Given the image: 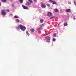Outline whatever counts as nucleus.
<instances>
[{"mask_svg":"<svg viewBox=\"0 0 76 76\" xmlns=\"http://www.w3.org/2000/svg\"><path fill=\"white\" fill-rule=\"evenodd\" d=\"M73 19H74V20H76V18H75V17H73Z\"/></svg>","mask_w":76,"mask_h":76,"instance_id":"obj_24","label":"nucleus"},{"mask_svg":"<svg viewBox=\"0 0 76 76\" xmlns=\"http://www.w3.org/2000/svg\"><path fill=\"white\" fill-rule=\"evenodd\" d=\"M29 1L30 2V3H32V1H31V0H29Z\"/></svg>","mask_w":76,"mask_h":76,"instance_id":"obj_22","label":"nucleus"},{"mask_svg":"<svg viewBox=\"0 0 76 76\" xmlns=\"http://www.w3.org/2000/svg\"><path fill=\"white\" fill-rule=\"evenodd\" d=\"M54 11L55 12H58V10L57 9H55L54 10Z\"/></svg>","mask_w":76,"mask_h":76,"instance_id":"obj_11","label":"nucleus"},{"mask_svg":"<svg viewBox=\"0 0 76 76\" xmlns=\"http://www.w3.org/2000/svg\"><path fill=\"white\" fill-rule=\"evenodd\" d=\"M40 21L41 23H43V22H44V20L43 19H40Z\"/></svg>","mask_w":76,"mask_h":76,"instance_id":"obj_9","label":"nucleus"},{"mask_svg":"<svg viewBox=\"0 0 76 76\" xmlns=\"http://www.w3.org/2000/svg\"><path fill=\"white\" fill-rule=\"evenodd\" d=\"M42 26H44V24H42L41 26H40V27H42Z\"/></svg>","mask_w":76,"mask_h":76,"instance_id":"obj_26","label":"nucleus"},{"mask_svg":"<svg viewBox=\"0 0 76 76\" xmlns=\"http://www.w3.org/2000/svg\"><path fill=\"white\" fill-rule=\"evenodd\" d=\"M66 11L67 12H69V13H70L71 10H70V9H68L66 10Z\"/></svg>","mask_w":76,"mask_h":76,"instance_id":"obj_7","label":"nucleus"},{"mask_svg":"<svg viewBox=\"0 0 76 76\" xmlns=\"http://www.w3.org/2000/svg\"><path fill=\"white\" fill-rule=\"evenodd\" d=\"M7 12H9L10 10H7Z\"/></svg>","mask_w":76,"mask_h":76,"instance_id":"obj_30","label":"nucleus"},{"mask_svg":"<svg viewBox=\"0 0 76 76\" xmlns=\"http://www.w3.org/2000/svg\"><path fill=\"white\" fill-rule=\"evenodd\" d=\"M68 3H69V4H71V2H68Z\"/></svg>","mask_w":76,"mask_h":76,"instance_id":"obj_28","label":"nucleus"},{"mask_svg":"<svg viewBox=\"0 0 76 76\" xmlns=\"http://www.w3.org/2000/svg\"><path fill=\"white\" fill-rule=\"evenodd\" d=\"M30 31L31 32H34V31H35V29H31L30 30Z\"/></svg>","mask_w":76,"mask_h":76,"instance_id":"obj_12","label":"nucleus"},{"mask_svg":"<svg viewBox=\"0 0 76 76\" xmlns=\"http://www.w3.org/2000/svg\"><path fill=\"white\" fill-rule=\"evenodd\" d=\"M14 18H19V17L16 15H15L14 16Z\"/></svg>","mask_w":76,"mask_h":76,"instance_id":"obj_13","label":"nucleus"},{"mask_svg":"<svg viewBox=\"0 0 76 76\" xmlns=\"http://www.w3.org/2000/svg\"><path fill=\"white\" fill-rule=\"evenodd\" d=\"M67 23H64V26H67Z\"/></svg>","mask_w":76,"mask_h":76,"instance_id":"obj_18","label":"nucleus"},{"mask_svg":"<svg viewBox=\"0 0 76 76\" xmlns=\"http://www.w3.org/2000/svg\"><path fill=\"white\" fill-rule=\"evenodd\" d=\"M47 35H48V34H47Z\"/></svg>","mask_w":76,"mask_h":76,"instance_id":"obj_34","label":"nucleus"},{"mask_svg":"<svg viewBox=\"0 0 76 76\" xmlns=\"http://www.w3.org/2000/svg\"><path fill=\"white\" fill-rule=\"evenodd\" d=\"M27 4H31V3H30V2H27Z\"/></svg>","mask_w":76,"mask_h":76,"instance_id":"obj_19","label":"nucleus"},{"mask_svg":"<svg viewBox=\"0 0 76 76\" xmlns=\"http://www.w3.org/2000/svg\"><path fill=\"white\" fill-rule=\"evenodd\" d=\"M53 41H56V39H55L53 38Z\"/></svg>","mask_w":76,"mask_h":76,"instance_id":"obj_27","label":"nucleus"},{"mask_svg":"<svg viewBox=\"0 0 76 76\" xmlns=\"http://www.w3.org/2000/svg\"><path fill=\"white\" fill-rule=\"evenodd\" d=\"M48 15H47V16H52L53 15V14L51 12H48Z\"/></svg>","mask_w":76,"mask_h":76,"instance_id":"obj_6","label":"nucleus"},{"mask_svg":"<svg viewBox=\"0 0 76 76\" xmlns=\"http://www.w3.org/2000/svg\"><path fill=\"white\" fill-rule=\"evenodd\" d=\"M26 33L27 34V35H28V36H29V35H30V34H29L28 31H26Z\"/></svg>","mask_w":76,"mask_h":76,"instance_id":"obj_10","label":"nucleus"},{"mask_svg":"<svg viewBox=\"0 0 76 76\" xmlns=\"http://www.w3.org/2000/svg\"><path fill=\"white\" fill-rule=\"evenodd\" d=\"M1 1L3 2H6V0H1Z\"/></svg>","mask_w":76,"mask_h":76,"instance_id":"obj_14","label":"nucleus"},{"mask_svg":"<svg viewBox=\"0 0 76 76\" xmlns=\"http://www.w3.org/2000/svg\"><path fill=\"white\" fill-rule=\"evenodd\" d=\"M74 4H75V5H76V2H74Z\"/></svg>","mask_w":76,"mask_h":76,"instance_id":"obj_29","label":"nucleus"},{"mask_svg":"<svg viewBox=\"0 0 76 76\" xmlns=\"http://www.w3.org/2000/svg\"><path fill=\"white\" fill-rule=\"evenodd\" d=\"M52 4H56V2L54 1H53L52 2Z\"/></svg>","mask_w":76,"mask_h":76,"instance_id":"obj_15","label":"nucleus"},{"mask_svg":"<svg viewBox=\"0 0 76 76\" xmlns=\"http://www.w3.org/2000/svg\"><path fill=\"white\" fill-rule=\"evenodd\" d=\"M47 35H48V34H47Z\"/></svg>","mask_w":76,"mask_h":76,"instance_id":"obj_33","label":"nucleus"},{"mask_svg":"<svg viewBox=\"0 0 76 76\" xmlns=\"http://www.w3.org/2000/svg\"><path fill=\"white\" fill-rule=\"evenodd\" d=\"M16 22H19V20L17 19L16 20Z\"/></svg>","mask_w":76,"mask_h":76,"instance_id":"obj_20","label":"nucleus"},{"mask_svg":"<svg viewBox=\"0 0 76 76\" xmlns=\"http://www.w3.org/2000/svg\"><path fill=\"white\" fill-rule=\"evenodd\" d=\"M1 12L2 15L3 16H5L6 14V12H5V11L4 10H1Z\"/></svg>","mask_w":76,"mask_h":76,"instance_id":"obj_3","label":"nucleus"},{"mask_svg":"<svg viewBox=\"0 0 76 76\" xmlns=\"http://www.w3.org/2000/svg\"><path fill=\"white\" fill-rule=\"evenodd\" d=\"M46 5L47 6H48V7H50V4H47Z\"/></svg>","mask_w":76,"mask_h":76,"instance_id":"obj_21","label":"nucleus"},{"mask_svg":"<svg viewBox=\"0 0 76 76\" xmlns=\"http://www.w3.org/2000/svg\"><path fill=\"white\" fill-rule=\"evenodd\" d=\"M54 18V19H55V17H52L51 18H50V19H53Z\"/></svg>","mask_w":76,"mask_h":76,"instance_id":"obj_17","label":"nucleus"},{"mask_svg":"<svg viewBox=\"0 0 76 76\" xmlns=\"http://www.w3.org/2000/svg\"><path fill=\"white\" fill-rule=\"evenodd\" d=\"M19 2L20 3H22L23 2V0H19Z\"/></svg>","mask_w":76,"mask_h":76,"instance_id":"obj_8","label":"nucleus"},{"mask_svg":"<svg viewBox=\"0 0 76 76\" xmlns=\"http://www.w3.org/2000/svg\"><path fill=\"white\" fill-rule=\"evenodd\" d=\"M22 7H23L24 9H27L28 7L25 6L24 5H22Z\"/></svg>","mask_w":76,"mask_h":76,"instance_id":"obj_5","label":"nucleus"},{"mask_svg":"<svg viewBox=\"0 0 76 76\" xmlns=\"http://www.w3.org/2000/svg\"><path fill=\"white\" fill-rule=\"evenodd\" d=\"M46 39L47 42H50V39H51V37H50L49 36H47L46 37Z\"/></svg>","mask_w":76,"mask_h":76,"instance_id":"obj_2","label":"nucleus"},{"mask_svg":"<svg viewBox=\"0 0 76 76\" xmlns=\"http://www.w3.org/2000/svg\"><path fill=\"white\" fill-rule=\"evenodd\" d=\"M41 7L42 8H45V7H46V5L44 4H41Z\"/></svg>","mask_w":76,"mask_h":76,"instance_id":"obj_4","label":"nucleus"},{"mask_svg":"<svg viewBox=\"0 0 76 76\" xmlns=\"http://www.w3.org/2000/svg\"><path fill=\"white\" fill-rule=\"evenodd\" d=\"M38 29L39 30H41V28H38Z\"/></svg>","mask_w":76,"mask_h":76,"instance_id":"obj_25","label":"nucleus"},{"mask_svg":"<svg viewBox=\"0 0 76 76\" xmlns=\"http://www.w3.org/2000/svg\"><path fill=\"white\" fill-rule=\"evenodd\" d=\"M53 37H56V33H54L53 34Z\"/></svg>","mask_w":76,"mask_h":76,"instance_id":"obj_16","label":"nucleus"},{"mask_svg":"<svg viewBox=\"0 0 76 76\" xmlns=\"http://www.w3.org/2000/svg\"><path fill=\"white\" fill-rule=\"evenodd\" d=\"M1 2H0V5H1Z\"/></svg>","mask_w":76,"mask_h":76,"instance_id":"obj_32","label":"nucleus"},{"mask_svg":"<svg viewBox=\"0 0 76 76\" xmlns=\"http://www.w3.org/2000/svg\"><path fill=\"white\" fill-rule=\"evenodd\" d=\"M49 1L50 3H53V0H49Z\"/></svg>","mask_w":76,"mask_h":76,"instance_id":"obj_23","label":"nucleus"},{"mask_svg":"<svg viewBox=\"0 0 76 76\" xmlns=\"http://www.w3.org/2000/svg\"><path fill=\"white\" fill-rule=\"evenodd\" d=\"M10 15H13V14H10Z\"/></svg>","mask_w":76,"mask_h":76,"instance_id":"obj_31","label":"nucleus"},{"mask_svg":"<svg viewBox=\"0 0 76 76\" xmlns=\"http://www.w3.org/2000/svg\"><path fill=\"white\" fill-rule=\"evenodd\" d=\"M16 29L17 30H19V29H21V30L22 31H25V29H26V28L25 27V26H22L21 25H19L18 26V27H17L16 28Z\"/></svg>","mask_w":76,"mask_h":76,"instance_id":"obj_1","label":"nucleus"}]
</instances>
